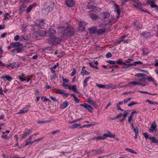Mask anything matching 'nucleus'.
<instances>
[{"label": "nucleus", "mask_w": 158, "mask_h": 158, "mask_svg": "<svg viewBox=\"0 0 158 158\" xmlns=\"http://www.w3.org/2000/svg\"><path fill=\"white\" fill-rule=\"evenodd\" d=\"M50 98L51 100H53L54 101H55V102L57 101V100L56 99V98L55 97H53L52 96H50Z\"/></svg>", "instance_id": "338daca9"}, {"label": "nucleus", "mask_w": 158, "mask_h": 158, "mask_svg": "<svg viewBox=\"0 0 158 158\" xmlns=\"http://www.w3.org/2000/svg\"><path fill=\"white\" fill-rule=\"evenodd\" d=\"M80 126L81 125L80 124H73V125L72 126V127H71L70 128L73 129L75 128H77L78 127V126Z\"/></svg>", "instance_id": "4d7b16f0"}, {"label": "nucleus", "mask_w": 158, "mask_h": 158, "mask_svg": "<svg viewBox=\"0 0 158 158\" xmlns=\"http://www.w3.org/2000/svg\"><path fill=\"white\" fill-rule=\"evenodd\" d=\"M31 76H26L24 74H22L18 76L20 81L23 82L25 81V82H28L31 79Z\"/></svg>", "instance_id": "7ed1b4c3"}, {"label": "nucleus", "mask_w": 158, "mask_h": 158, "mask_svg": "<svg viewBox=\"0 0 158 158\" xmlns=\"http://www.w3.org/2000/svg\"><path fill=\"white\" fill-rule=\"evenodd\" d=\"M51 122V120H46V121H40L38 122L39 124H42L44 123H47L48 122Z\"/></svg>", "instance_id": "603ef678"}, {"label": "nucleus", "mask_w": 158, "mask_h": 158, "mask_svg": "<svg viewBox=\"0 0 158 158\" xmlns=\"http://www.w3.org/2000/svg\"><path fill=\"white\" fill-rule=\"evenodd\" d=\"M105 29L104 28L100 29H98L97 32L98 34H102L105 32Z\"/></svg>", "instance_id": "58836bf2"}, {"label": "nucleus", "mask_w": 158, "mask_h": 158, "mask_svg": "<svg viewBox=\"0 0 158 158\" xmlns=\"http://www.w3.org/2000/svg\"><path fill=\"white\" fill-rule=\"evenodd\" d=\"M142 34L144 36L147 37L150 35L149 33L147 32H143L142 33Z\"/></svg>", "instance_id": "5fc2aeb1"}, {"label": "nucleus", "mask_w": 158, "mask_h": 158, "mask_svg": "<svg viewBox=\"0 0 158 158\" xmlns=\"http://www.w3.org/2000/svg\"><path fill=\"white\" fill-rule=\"evenodd\" d=\"M55 93L56 94H60L62 95L63 97H67L69 94L65 93L66 91L63 89H55Z\"/></svg>", "instance_id": "0eeeda50"}, {"label": "nucleus", "mask_w": 158, "mask_h": 158, "mask_svg": "<svg viewBox=\"0 0 158 158\" xmlns=\"http://www.w3.org/2000/svg\"><path fill=\"white\" fill-rule=\"evenodd\" d=\"M90 78V77H87L85 78L83 82V86L84 88L86 87L88 85V82Z\"/></svg>", "instance_id": "4be33fe9"}, {"label": "nucleus", "mask_w": 158, "mask_h": 158, "mask_svg": "<svg viewBox=\"0 0 158 158\" xmlns=\"http://www.w3.org/2000/svg\"><path fill=\"white\" fill-rule=\"evenodd\" d=\"M96 85L97 86H98V87L100 88H106L107 89V88H108L109 87V85H101L100 84H98L97 83L96 84Z\"/></svg>", "instance_id": "bb28decb"}, {"label": "nucleus", "mask_w": 158, "mask_h": 158, "mask_svg": "<svg viewBox=\"0 0 158 158\" xmlns=\"http://www.w3.org/2000/svg\"><path fill=\"white\" fill-rule=\"evenodd\" d=\"M135 76L138 77H143L145 76V75L141 73H138Z\"/></svg>", "instance_id": "864d4df0"}, {"label": "nucleus", "mask_w": 158, "mask_h": 158, "mask_svg": "<svg viewBox=\"0 0 158 158\" xmlns=\"http://www.w3.org/2000/svg\"><path fill=\"white\" fill-rule=\"evenodd\" d=\"M94 64H95L96 66L98 65V62L97 61H94V62H92L91 63H89V65L90 67L93 68L94 69H98V67L96 66H95L94 65Z\"/></svg>", "instance_id": "6ab92c4d"}, {"label": "nucleus", "mask_w": 158, "mask_h": 158, "mask_svg": "<svg viewBox=\"0 0 158 158\" xmlns=\"http://www.w3.org/2000/svg\"><path fill=\"white\" fill-rule=\"evenodd\" d=\"M88 8L91 10L92 11H95L97 9L96 7L93 6H88Z\"/></svg>", "instance_id": "c9c22d12"}, {"label": "nucleus", "mask_w": 158, "mask_h": 158, "mask_svg": "<svg viewBox=\"0 0 158 158\" xmlns=\"http://www.w3.org/2000/svg\"><path fill=\"white\" fill-rule=\"evenodd\" d=\"M139 82L135 81H132L128 83L127 86L132 87L133 85H139Z\"/></svg>", "instance_id": "aec40b11"}, {"label": "nucleus", "mask_w": 158, "mask_h": 158, "mask_svg": "<svg viewBox=\"0 0 158 158\" xmlns=\"http://www.w3.org/2000/svg\"><path fill=\"white\" fill-rule=\"evenodd\" d=\"M115 6L116 8V11L117 12L118 15H119L120 14V11L119 9L118 8V6L117 5H115Z\"/></svg>", "instance_id": "37998d69"}, {"label": "nucleus", "mask_w": 158, "mask_h": 158, "mask_svg": "<svg viewBox=\"0 0 158 158\" xmlns=\"http://www.w3.org/2000/svg\"><path fill=\"white\" fill-rule=\"evenodd\" d=\"M2 78H6V80H7L8 81H10L12 80V78L11 77L8 75H7L5 76H3L2 77Z\"/></svg>", "instance_id": "cd10ccee"}, {"label": "nucleus", "mask_w": 158, "mask_h": 158, "mask_svg": "<svg viewBox=\"0 0 158 158\" xmlns=\"http://www.w3.org/2000/svg\"><path fill=\"white\" fill-rule=\"evenodd\" d=\"M156 123L155 122H154L151 125L150 128L149 129V132L151 133H153L156 130Z\"/></svg>", "instance_id": "f8f14e48"}, {"label": "nucleus", "mask_w": 158, "mask_h": 158, "mask_svg": "<svg viewBox=\"0 0 158 158\" xmlns=\"http://www.w3.org/2000/svg\"><path fill=\"white\" fill-rule=\"evenodd\" d=\"M139 92L142 93H143L144 94H148L149 95H157V94H151L149 93L148 92H147V91H139Z\"/></svg>", "instance_id": "a19ab883"}, {"label": "nucleus", "mask_w": 158, "mask_h": 158, "mask_svg": "<svg viewBox=\"0 0 158 158\" xmlns=\"http://www.w3.org/2000/svg\"><path fill=\"white\" fill-rule=\"evenodd\" d=\"M137 113H138V112L136 111H134L132 112L129 116L133 118L134 116V114H137Z\"/></svg>", "instance_id": "69168bd1"}, {"label": "nucleus", "mask_w": 158, "mask_h": 158, "mask_svg": "<svg viewBox=\"0 0 158 158\" xmlns=\"http://www.w3.org/2000/svg\"><path fill=\"white\" fill-rule=\"evenodd\" d=\"M116 63L118 64H123L124 63L123 62L122 60L121 59H119L118 60L116 61Z\"/></svg>", "instance_id": "c03bdc74"}, {"label": "nucleus", "mask_w": 158, "mask_h": 158, "mask_svg": "<svg viewBox=\"0 0 158 158\" xmlns=\"http://www.w3.org/2000/svg\"><path fill=\"white\" fill-rule=\"evenodd\" d=\"M147 80L148 81H149L153 82L154 83L155 85L156 86L157 85V83H156V81L152 77H149L148 78Z\"/></svg>", "instance_id": "a878e982"}, {"label": "nucleus", "mask_w": 158, "mask_h": 158, "mask_svg": "<svg viewBox=\"0 0 158 158\" xmlns=\"http://www.w3.org/2000/svg\"><path fill=\"white\" fill-rule=\"evenodd\" d=\"M15 48L16 49V52H17V53H19L22 50V48L20 47V46L18 47L17 48Z\"/></svg>", "instance_id": "3c124183"}, {"label": "nucleus", "mask_w": 158, "mask_h": 158, "mask_svg": "<svg viewBox=\"0 0 158 158\" xmlns=\"http://www.w3.org/2000/svg\"><path fill=\"white\" fill-rule=\"evenodd\" d=\"M145 102H148L150 104H152L154 105H156V104H158V103L156 102H152L148 99L146 100Z\"/></svg>", "instance_id": "e433bc0d"}, {"label": "nucleus", "mask_w": 158, "mask_h": 158, "mask_svg": "<svg viewBox=\"0 0 158 158\" xmlns=\"http://www.w3.org/2000/svg\"><path fill=\"white\" fill-rule=\"evenodd\" d=\"M107 63H109L110 64H115L116 62L113 60H109L107 61Z\"/></svg>", "instance_id": "052dcab7"}, {"label": "nucleus", "mask_w": 158, "mask_h": 158, "mask_svg": "<svg viewBox=\"0 0 158 158\" xmlns=\"http://www.w3.org/2000/svg\"><path fill=\"white\" fill-rule=\"evenodd\" d=\"M26 7V6L25 4H23L22 5L20 8V10L22 12H23L25 10V8Z\"/></svg>", "instance_id": "4c0bfd02"}, {"label": "nucleus", "mask_w": 158, "mask_h": 158, "mask_svg": "<svg viewBox=\"0 0 158 158\" xmlns=\"http://www.w3.org/2000/svg\"><path fill=\"white\" fill-rule=\"evenodd\" d=\"M87 23L84 22H81L79 23V29L80 31H83L84 30Z\"/></svg>", "instance_id": "9d476101"}, {"label": "nucleus", "mask_w": 158, "mask_h": 158, "mask_svg": "<svg viewBox=\"0 0 158 158\" xmlns=\"http://www.w3.org/2000/svg\"><path fill=\"white\" fill-rule=\"evenodd\" d=\"M63 86L65 88V89H70V86L68 85L67 84L65 83H63L62 84Z\"/></svg>", "instance_id": "09e8293b"}, {"label": "nucleus", "mask_w": 158, "mask_h": 158, "mask_svg": "<svg viewBox=\"0 0 158 158\" xmlns=\"http://www.w3.org/2000/svg\"><path fill=\"white\" fill-rule=\"evenodd\" d=\"M136 4L135 5H134L135 7L136 8H139L142 11L144 12H147V13H148V12L147 11L148 10L146 9L143 10L142 9H141L142 4L139 1L137 2L136 3Z\"/></svg>", "instance_id": "ddd939ff"}, {"label": "nucleus", "mask_w": 158, "mask_h": 158, "mask_svg": "<svg viewBox=\"0 0 158 158\" xmlns=\"http://www.w3.org/2000/svg\"><path fill=\"white\" fill-rule=\"evenodd\" d=\"M90 17L93 20L96 19L98 17L95 14L93 13L90 14Z\"/></svg>", "instance_id": "72a5a7b5"}, {"label": "nucleus", "mask_w": 158, "mask_h": 158, "mask_svg": "<svg viewBox=\"0 0 158 158\" xmlns=\"http://www.w3.org/2000/svg\"><path fill=\"white\" fill-rule=\"evenodd\" d=\"M69 104V103L68 102H64L60 105V109H64L67 107Z\"/></svg>", "instance_id": "dca6fc26"}, {"label": "nucleus", "mask_w": 158, "mask_h": 158, "mask_svg": "<svg viewBox=\"0 0 158 158\" xmlns=\"http://www.w3.org/2000/svg\"><path fill=\"white\" fill-rule=\"evenodd\" d=\"M52 10L53 8L52 7L48 6L44 10L45 11V12H44L46 14H48L50 11H52Z\"/></svg>", "instance_id": "c85d7f7f"}, {"label": "nucleus", "mask_w": 158, "mask_h": 158, "mask_svg": "<svg viewBox=\"0 0 158 158\" xmlns=\"http://www.w3.org/2000/svg\"><path fill=\"white\" fill-rule=\"evenodd\" d=\"M133 59H128L127 60H125V62L126 63H130L131 61H133Z\"/></svg>", "instance_id": "680f3d73"}, {"label": "nucleus", "mask_w": 158, "mask_h": 158, "mask_svg": "<svg viewBox=\"0 0 158 158\" xmlns=\"http://www.w3.org/2000/svg\"><path fill=\"white\" fill-rule=\"evenodd\" d=\"M11 54L13 56H14L17 53L16 49L15 48V49L11 50Z\"/></svg>", "instance_id": "de8ad7c7"}, {"label": "nucleus", "mask_w": 158, "mask_h": 158, "mask_svg": "<svg viewBox=\"0 0 158 158\" xmlns=\"http://www.w3.org/2000/svg\"><path fill=\"white\" fill-rule=\"evenodd\" d=\"M15 64V63H12L10 64H6V67L7 68H8L9 67H10L11 69H13L14 68Z\"/></svg>", "instance_id": "f704fd0d"}, {"label": "nucleus", "mask_w": 158, "mask_h": 158, "mask_svg": "<svg viewBox=\"0 0 158 158\" xmlns=\"http://www.w3.org/2000/svg\"><path fill=\"white\" fill-rule=\"evenodd\" d=\"M35 5V4H34L29 6L26 9V11L27 12V13L30 12L32 10V8Z\"/></svg>", "instance_id": "c756f323"}, {"label": "nucleus", "mask_w": 158, "mask_h": 158, "mask_svg": "<svg viewBox=\"0 0 158 158\" xmlns=\"http://www.w3.org/2000/svg\"><path fill=\"white\" fill-rule=\"evenodd\" d=\"M125 150H126V151L131 153H134L135 154H136L137 153L136 152H135L133 150L129 148H126L125 149Z\"/></svg>", "instance_id": "79ce46f5"}, {"label": "nucleus", "mask_w": 158, "mask_h": 158, "mask_svg": "<svg viewBox=\"0 0 158 158\" xmlns=\"http://www.w3.org/2000/svg\"><path fill=\"white\" fill-rule=\"evenodd\" d=\"M94 151V153L96 154H99L100 153H102L103 152V150L101 148H100L99 149L95 150Z\"/></svg>", "instance_id": "473e14b6"}, {"label": "nucleus", "mask_w": 158, "mask_h": 158, "mask_svg": "<svg viewBox=\"0 0 158 158\" xmlns=\"http://www.w3.org/2000/svg\"><path fill=\"white\" fill-rule=\"evenodd\" d=\"M124 111L125 112V113L123 114V115L124 118H126L128 114V113L127 110H125Z\"/></svg>", "instance_id": "774afa93"}, {"label": "nucleus", "mask_w": 158, "mask_h": 158, "mask_svg": "<svg viewBox=\"0 0 158 158\" xmlns=\"http://www.w3.org/2000/svg\"><path fill=\"white\" fill-rule=\"evenodd\" d=\"M112 56V54L110 52H108L106 54V58L111 57Z\"/></svg>", "instance_id": "0e129e2a"}, {"label": "nucleus", "mask_w": 158, "mask_h": 158, "mask_svg": "<svg viewBox=\"0 0 158 158\" xmlns=\"http://www.w3.org/2000/svg\"><path fill=\"white\" fill-rule=\"evenodd\" d=\"M47 36L53 37L56 34L55 31L50 28L47 31Z\"/></svg>", "instance_id": "9b49d317"}, {"label": "nucleus", "mask_w": 158, "mask_h": 158, "mask_svg": "<svg viewBox=\"0 0 158 158\" xmlns=\"http://www.w3.org/2000/svg\"><path fill=\"white\" fill-rule=\"evenodd\" d=\"M26 143L25 144V146H27L29 144L30 145H31L34 143V142H31V141H28L26 140Z\"/></svg>", "instance_id": "a18cd8bd"}, {"label": "nucleus", "mask_w": 158, "mask_h": 158, "mask_svg": "<svg viewBox=\"0 0 158 158\" xmlns=\"http://www.w3.org/2000/svg\"><path fill=\"white\" fill-rule=\"evenodd\" d=\"M83 119V118H82V117H81L80 118H77L75 120H74L73 121H72V122H70V123H75L76 122H77L78 121H80L81 120H82Z\"/></svg>", "instance_id": "13d9d810"}, {"label": "nucleus", "mask_w": 158, "mask_h": 158, "mask_svg": "<svg viewBox=\"0 0 158 158\" xmlns=\"http://www.w3.org/2000/svg\"><path fill=\"white\" fill-rule=\"evenodd\" d=\"M103 135L104 137L105 138V139L107 137H110L113 138L114 137V135L110 132H109L108 134H104Z\"/></svg>", "instance_id": "5701e85b"}, {"label": "nucleus", "mask_w": 158, "mask_h": 158, "mask_svg": "<svg viewBox=\"0 0 158 158\" xmlns=\"http://www.w3.org/2000/svg\"><path fill=\"white\" fill-rule=\"evenodd\" d=\"M80 105L81 106L84 107L87 109L89 112H92V110H93V109L91 106L86 103H85L84 104H81Z\"/></svg>", "instance_id": "1a4fd4ad"}, {"label": "nucleus", "mask_w": 158, "mask_h": 158, "mask_svg": "<svg viewBox=\"0 0 158 158\" xmlns=\"http://www.w3.org/2000/svg\"><path fill=\"white\" fill-rule=\"evenodd\" d=\"M10 45H12L13 47L17 48L19 46H22V44H20L19 42H17L15 43H11L10 44Z\"/></svg>", "instance_id": "b1692460"}, {"label": "nucleus", "mask_w": 158, "mask_h": 158, "mask_svg": "<svg viewBox=\"0 0 158 158\" xmlns=\"http://www.w3.org/2000/svg\"><path fill=\"white\" fill-rule=\"evenodd\" d=\"M110 14L109 12H106L100 13L98 15V18L101 20H103L109 17Z\"/></svg>", "instance_id": "39448f33"}, {"label": "nucleus", "mask_w": 158, "mask_h": 158, "mask_svg": "<svg viewBox=\"0 0 158 158\" xmlns=\"http://www.w3.org/2000/svg\"><path fill=\"white\" fill-rule=\"evenodd\" d=\"M89 32L91 34H94L95 33L96 28L95 27H93L90 28H89L88 29Z\"/></svg>", "instance_id": "f3484780"}, {"label": "nucleus", "mask_w": 158, "mask_h": 158, "mask_svg": "<svg viewBox=\"0 0 158 158\" xmlns=\"http://www.w3.org/2000/svg\"><path fill=\"white\" fill-rule=\"evenodd\" d=\"M137 103L136 102H131L130 104L128 105V106H131L135 104H136Z\"/></svg>", "instance_id": "e2e57ef3"}, {"label": "nucleus", "mask_w": 158, "mask_h": 158, "mask_svg": "<svg viewBox=\"0 0 158 158\" xmlns=\"http://www.w3.org/2000/svg\"><path fill=\"white\" fill-rule=\"evenodd\" d=\"M30 107V105L26 106L23 108L21 109L19 112H17V114H23L26 113H27L29 110V108Z\"/></svg>", "instance_id": "6e6552de"}, {"label": "nucleus", "mask_w": 158, "mask_h": 158, "mask_svg": "<svg viewBox=\"0 0 158 158\" xmlns=\"http://www.w3.org/2000/svg\"><path fill=\"white\" fill-rule=\"evenodd\" d=\"M156 1L157 0H147L146 2L147 4H149L152 8H155V10H158V6L155 4Z\"/></svg>", "instance_id": "423d86ee"}, {"label": "nucleus", "mask_w": 158, "mask_h": 158, "mask_svg": "<svg viewBox=\"0 0 158 158\" xmlns=\"http://www.w3.org/2000/svg\"><path fill=\"white\" fill-rule=\"evenodd\" d=\"M45 24V23L44 22V20H41L39 22V23L37 25V26L39 28V29H42V27L44 28Z\"/></svg>", "instance_id": "a211bd4d"}, {"label": "nucleus", "mask_w": 158, "mask_h": 158, "mask_svg": "<svg viewBox=\"0 0 158 158\" xmlns=\"http://www.w3.org/2000/svg\"><path fill=\"white\" fill-rule=\"evenodd\" d=\"M118 86V85H114L112 86H110L109 85V87L107 88V89H109L110 88H111V89H115V88H117V86Z\"/></svg>", "instance_id": "6e6d98bb"}, {"label": "nucleus", "mask_w": 158, "mask_h": 158, "mask_svg": "<svg viewBox=\"0 0 158 158\" xmlns=\"http://www.w3.org/2000/svg\"><path fill=\"white\" fill-rule=\"evenodd\" d=\"M131 99H132V98H128L124 99L123 102L125 104L127 103H128V102L129 101H130Z\"/></svg>", "instance_id": "bf43d9fd"}, {"label": "nucleus", "mask_w": 158, "mask_h": 158, "mask_svg": "<svg viewBox=\"0 0 158 158\" xmlns=\"http://www.w3.org/2000/svg\"><path fill=\"white\" fill-rule=\"evenodd\" d=\"M70 89H69L72 90L74 92H76L78 93H79V92L77 90V88L76 85H74L71 87L70 86Z\"/></svg>", "instance_id": "393cba45"}, {"label": "nucleus", "mask_w": 158, "mask_h": 158, "mask_svg": "<svg viewBox=\"0 0 158 158\" xmlns=\"http://www.w3.org/2000/svg\"><path fill=\"white\" fill-rule=\"evenodd\" d=\"M61 40L58 37L50 38L48 39V42L51 44L55 45L60 43Z\"/></svg>", "instance_id": "20e7f679"}, {"label": "nucleus", "mask_w": 158, "mask_h": 158, "mask_svg": "<svg viewBox=\"0 0 158 158\" xmlns=\"http://www.w3.org/2000/svg\"><path fill=\"white\" fill-rule=\"evenodd\" d=\"M42 29H39L38 31L35 33V35L37 38L47 36V31L44 28L42 27Z\"/></svg>", "instance_id": "f03ea898"}, {"label": "nucleus", "mask_w": 158, "mask_h": 158, "mask_svg": "<svg viewBox=\"0 0 158 158\" xmlns=\"http://www.w3.org/2000/svg\"><path fill=\"white\" fill-rule=\"evenodd\" d=\"M149 139L153 143H158V140L154 137H150Z\"/></svg>", "instance_id": "7c9ffc66"}, {"label": "nucleus", "mask_w": 158, "mask_h": 158, "mask_svg": "<svg viewBox=\"0 0 158 158\" xmlns=\"http://www.w3.org/2000/svg\"><path fill=\"white\" fill-rule=\"evenodd\" d=\"M87 102L88 103L93 106H96L95 102L93 100L91 99L90 98H87Z\"/></svg>", "instance_id": "412c9836"}, {"label": "nucleus", "mask_w": 158, "mask_h": 158, "mask_svg": "<svg viewBox=\"0 0 158 158\" xmlns=\"http://www.w3.org/2000/svg\"><path fill=\"white\" fill-rule=\"evenodd\" d=\"M31 131L30 129L28 130L27 131H25L23 134L21 135V138L23 139H24L27 135L31 133Z\"/></svg>", "instance_id": "2eb2a0df"}, {"label": "nucleus", "mask_w": 158, "mask_h": 158, "mask_svg": "<svg viewBox=\"0 0 158 158\" xmlns=\"http://www.w3.org/2000/svg\"><path fill=\"white\" fill-rule=\"evenodd\" d=\"M58 30L59 32H63L64 35L66 36H71L74 34L73 28L71 27L66 28L64 27H59Z\"/></svg>", "instance_id": "f257e3e1"}, {"label": "nucleus", "mask_w": 158, "mask_h": 158, "mask_svg": "<svg viewBox=\"0 0 158 158\" xmlns=\"http://www.w3.org/2000/svg\"><path fill=\"white\" fill-rule=\"evenodd\" d=\"M114 19L113 18H110L108 19L107 21V23H106V25H111L112 24V23Z\"/></svg>", "instance_id": "ea45409f"}, {"label": "nucleus", "mask_w": 158, "mask_h": 158, "mask_svg": "<svg viewBox=\"0 0 158 158\" xmlns=\"http://www.w3.org/2000/svg\"><path fill=\"white\" fill-rule=\"evenodd\" d=\"M81 74L82 75H88L89 74V73L82 69L81 70Z\"/></svg>", "instance_id": "2f4dec72"}, {"label": "nucleus", "mask_w": 158, "mask_h": 158, "mask_svg": "<svg viewBox=\"0 0 158 158\" xmlns=\"http://www.w3.org/2000/svg\"><path fill=\"white\" fill-rule=\"evenodd\" d=\"M67 5L69 7H72L75 5V2L74 0H66Z\"/></svg>", "instance_id": "4468645a"}, {"label": "nucleus", "mask_w": 158, "mask_h": 158, "mask_svg": "<svg viewBox=\"0 0 158 158\" xmlns=\"http://www.w3.org/2000/svg\"><path fill=\"white\" fill-rule=\"evenodd\" d=\"M96 138L98 140H104L105 139V138L104 137L103 135L102 136H98Z\"/></svg>", "instance_id": "49530a36"}, {"label": "nucleus", "mask_w": 158, "mask_h": 158, "mask_svg": "<svg viewBox=\"0 0 158 158\" xmlns=\"http://www.w3.org/2000/svg\"><path fill=\"white\" fill-rule=\"evenodd\" d=\"M9 18H10L11 17L10 16H9V14L8 13H6L4 15V19H8L9 18Z\"/></svg>", "instance_id": "8fccbe9b"}]
</instances>
